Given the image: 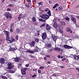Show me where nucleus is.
<instances>
[{
	"instance_id": "18",
	"label": "nucleus",
	"mask_w": 79,
	"mask_h": 79,
	"mask_svg": "<svg viewBox=\"0 0 79 79\" xmlns=\"http://www.w3.org/2000/svg\"><path fill=\"white\" fill-rule=\"evenodd\" d=\"M22 16H23V14H19V16L18 17V19L19 20V21L21 20V18H22Z\"/></svg>"
},
{
	"instance_id": "29",
	"label": "nucleus",
	"mask_w": 79,
	"mask_h": 79,
	"mask_svg": "<svg viewBox=\"0 0 79 79\" xmlns=\"http://www.w3.org/2000/svg\"><path fill=\"white\" fill-rule=\"evenodd\" d=\"M46 24V23H44L43 24H42L40 26V27H44V26H45Z\"/></svg>"
},
{
	"instance_id": "42",
	"label": "nucleus",
	"mask_w": 79,
	"mask_h": 79,
	"mask_svg": "<svg viewBox=\"0 0 79 79\" xmlns=\"http://www.w3.org/2000/svg\"><path fill=\"white\" fill-rule=\"evenodd\" d=\"M39 19L40 21H44V20L42 19Z\"/></svg>"
},
{
	"instance_id": "27",
	"label": "nucleus",
	"mask_w": 79,
	"mask_h": 79,
	"mask_svg": "<svg viewBox=\"0 0 79 79\" xmlns=\"http://www.w3.org/2000/svg\"><path fill=\"white\" fill-rule=\"evenodd\" d=\"M9 40V41L10 42V43H12V42H13L12 40H10V37L9 38V40Z\"/></svg>"
},
{
	"instance_id": "7",
	"label": "nucleus",
	"mask_w": 79,
	"mask_h": 79,
	"mask_svg": "<svg viewBox=\"0 0 79 79\" xmlns=\"http://www.w3.org/2000/svg\"><path fill=\"white\" fill-rule=\"evenodd\" d=\"M4 32H5V33H6V36L7 37L6 39L8 41V40H9V38L10 37H9V34H10V32H9V31H8L6 30H4Z\"/></svg>"
},
{
	"instance_id": "13",
	"label": "nucleus",
	"mask_w": 79,
	"mask_h": 79,
	"mask_svg": "<svg viewBox=\"0 0 79 79\" xmlns=\"http://www.w3.org/2000/svg\"><path fill=\"white\" fill-rule=\"evenodd\" d=\"M71 18L72 21H73L74 23H76V18H74L73 16H71Z\"/></svg>"
},
{
	"instance_id": "21",
	"label": "nucleus",
	"mask_w": 79,
	"mask_h": 79,
	"mask_svg": "<svg viewBox=\"0 0 79 79\" xmlns=\"http://www.w3.org/2000/svg\"><path fill=\"white\" fill-rule=\"evenodd\" d=\"M57 39H58V38L56 36H54L53 38V40L55 42H56V41L57 40Z\"/></svg>"
},
{
	"instance_id": "63",
	"label": "nucleus",
	"mask_w": 79,
	"mask_h": 79,
	"mask_svg": "<svg viewBox=\"0 0 79 79\" xmlns=\"http://www.w3.org/2000/svg\"><path fill=\"white\" fill-rule=\"evenodd\" d=\"M60 68H64V66H60Z\"/></svg>"
},
{
	"instance_id": "45",
	"label": "nucleus",
	"mask_w": 79,
	"mask_h": 79,
	"mask_svg": "<svg viewBox=\"0 0 79 79\" xmlns=\"http://www.w3.org/2000/svg\"><path fill=\"white\" fill-rule=\"evenodd\" d=\"M18 38H19V37H18V36H17L15 37V39H16V40H18Z\"/></svg>"
},
{
	"instance_id": "49",
	"label": "nucleus",
	"mask_w": 79,
	"mask_h": 79,
	"mask_svg": "<svg viewBox=\"0 0 79 79\" xmlns=\"http://www.w3.org/2000/svg\"><path fill=\"white\" fill-rule=\"evenodd\" d=\"M46 26V27H49V26H49V25L48 24H47Z\"/></svg>"
},
{
	"instance_id": "43",
	"label": "nucleus",
	"mask_w": 79,
	"mask_h": 79,
	"mask_svg": "<svg viewBox=\"0 0 79 79\" xmlns=\"http://www.w3.org/2000/svg\"><path fill=\"white\" fill-rule=\"evenodd\" d=\"M44 67H40V69H44Z\"/></svg>"
},
{
	"instance_id": "36",
	"label": "nucleus",
	"mask_w": 79,
	"mask_h": 79,
	"mask_svg": "<svg viewBox=\"0 0 79 79\" xmlns=\"http://www.w3.org/2000/svg\"><path fill=\"white\" fill-rule=\"evenodd\" d=\"M14 24H15L14 23H11L10 24V27L12 28L13 27V26Z\"/></svg>"
},
{
	"instance_id": "14",
	"label": "nucleus",
	"mask_w": 79,
	"mask_h": 79,
	"mask_svg": "<svg viewBox=\"0 0 79 79\" xmlns=\"http://www.w3.org/2000/svg\"><path fill=\"white\" fill-rule=\"evenodd\" d=\"M21 72L22 73V74H23V75H25L26 74V70H25V69H22L21 70Z\"/></svg>"
},
{
	"instance_id": "9",
	"label": "nucleus",
	"mask_w": 79,
	"mask_h": 79,
	"mask_svg": "<svg viewBox=\"0 0 79 79\" xmlns=\"http://www.w3.org/2000/svg\"><path fill=\"white\" fill-rule=\"evenodd\" d=\"M4 16L8 19L9 18V16H10V14L8 12H6L4 14Z\"/></svg>"
},
{
	"instance_id": "38",
	"label": "nucleus",
	"mask_w": 79,
	"mask_h": 79,
	"mask_svg": "<svg viewBox=\"0 0 79 79\" xmlns=\"http://www.w3.org/2000/svg\"><path fill=\"white\" fill-rule=\"evenodd\" d=\"M58 8L59 10H63V8L61 7H59Z\"/></svg>"
},
{
	"instance_id": "54",
	"label": "nucleus",
	"mask_w": 79,
	"mask_h": 79,
	"mask_svg": "<svg viewBox=\"0 0 79 79\" xmlns=\"http://www.w3.org/2000/svg\"><path fill=\"white\" fill-rule=\"evenodd\" d=\"M44 60H47V57H44Z\"/></svg>"
},
{
	"instance_id": "11",
	"label": "nucleus",
	"mask_w": 79,
	"mask_h": 79,
	"mask_svg": "<svg viewBox=\"0 0 79 79\" xmlns=\"http://www.w3.org/2000/svg\"><path fill=\"white\" fill-rule=\"evenodd\" d=\"M21 58L19 57H16L15 59L14 60L15 62H18V63H19L20 61V60Z\"/></svg>"
},
{
	"instance_id": "61",
	"label": "nucleus",
	"mask_w": 79,
	"mask_h": 79,
	"mask_svg": "<svg viewBox=\"0 0 79 79\" xmlns=\"http://www.w3.org/2000/svg\"><path fill=\"white\" fill-rule=\"evenodd\" d=\"M47 63L48 64H50V63H51V62H50V61H48L47 62Z\"/></svg>"
},
{
	"instance_id": "2",
	"label": "nucleus",
	"mask_w": 79,
	"mask_h": 79,
	"mask_svg": "<svg viewBox=\"0 0 79 79\" xmlns=\"http://www.w3.org/2000/svg\"><path fill=\"white\" fill-rule=\"evenodd\" d=\"M56 21H57V19H54L53 20L54 24L53 25V26L54 28H55L58 27V24H57Z\"/></svg>"
},
{
	"instance_id": "30",
	"label": "nucleus",
	"mask_w": 79,
	"mask_h": 79,
	"mask_svg": "<svg viewBox=\"0 0 79 79\" xmlns=\"http://www.w3.org/2000/svg\"><path fill=\"white\" fill-rule=\"evenodd\" d=\"M29 57H30V58H34V56L31 55H29Z\"/></svg>"
},
{
	"instance_id": "33",
	"label": "nucleus",
	"mask_w": 79,
	"mask_h": 79,
	"mask_svg": "<svg viewBox=\"0 0 79 79\" xmlns=\"http://www.w3.org/2000/svg\"><path fill=\"white\" fill-rule=\"evenodd\" d=\"M2 78H3V79H7V77H6L4 76H2L1 77Z\"/></svg>"
},
{
	"instance_id": "55",
	"label": "nucleus",
	"mask_w": 79,
	"mask_h": 79,
	"mask_svg": "<svg viewBox=\"0 0 79 79\" xmlns=\"http://www.w3.org/2000/svg\"><path fill=\"white\" fill-rule=\"evenodd\" d=\"M60 57H61V56L60 55H59L58 56V58H60Z\"/></svg>"
},
{
	"instance_id": "1",
	"label": "nucleus",
	"mask_w": 79,
	"mask_h": 79,
	"mask_svg": "<svg viewBox=\"0 0 79 79\" xmlns=\"http://www.w3.org/2000/svg\"><path fill=\"white\" fill-rule=\"evenodd\" d=\"M40 17L42 19H45L46 20H47L49 18V16L45 14H43L40 15Z\"/></svg>"
},
{
	"instance_id": "64",
	"label": "nucleus",
	"mask_w": 79,
	"mask_h": 79,
	"mask_svg": "<svg viewBox=\"0 0 79 79\" xmlns=\"http://www.w3.org/2000/svg\"><path fill=\"white\" fill-rule=\"evenodd\" d=\"M48 32L49 34H52V32L50 31H49Z\"/></svg>"
},
{
	"instance_id": "16",
	"label": "nucleus",
	"mask_w": 79,
	"mask_h": 79,
	"mask_svg": "<svg viewBox=\"0 0 79 79\" xmlns=\"http://www.w3.org/2000/svg\"><path fill=\"white\" fill-rule=\"evenodd\" d=\"M60 23L61 25H62L63 26H66V23L64 22L61 21L60 22Z\"/></svg>"
},
{
	"instance_id": "20",
	"label": "nucleus",
	"mask_w": 79,
	"mask_h": 79,
	"mask_svg": "<svg viewBox=\"0 0 79 79\" xmlns=\"http://www.w3.org/2000/svg\"><path fill=\"white\" fill-rule=\"evenodd\" d=\"M25 6H26V7H27V9H29L30 8L29 6H30V3H26L25 4Z\"/></svg>"
},
{
	"instance_id": "28",
	"label": "nucleus",
	"mask_w": 79,
	"mask_h": 79,
	"mask_svg": "<svg viewBox=\"0 0 79 79\" xmlns=\"http://www.w3.org/2000/svg\"><path fill=\"white\" fill-rule=\"evenodd\" d=\"M9 50L10 51H14V48H10Z\"/></svg>"
},
{
	"instance_id": "5",
	"label": "nucleus",
	"mask_w": 79,
	"mask_h": 79,
	"mask_svg": "<svg viewBox=\"0 0 79 79\" xmlns=\"http://www.w3.org/2000/svg\"><path fill=\"white\" fill-rule=\"evenodd\" d=\"M63 47L65 49H68V50H69V49H71V48H73V47L67 45H63Z\"/></svg>"
},
{
	"instance_id": "19",
	"label": "nucleus",
	"mask_w": 79,
	"mask_h": 79,
	"mask_svg": "<svg viewBox=\"0 0 79 79\" xmlns=\"http://www.w3.org/2000/svg\"><path fill=\"white\" fill-rule=\"evenodd\" d=\"M26 52L30 53H34L35 51L32 50H28L26 51Z\"/></svg>"
},
{
	"instance_id": "25",
	"label": "nucleus",
	"mask_w": 79,
	"mask_h": 79,
	"mask_svg": "<svg viewBox=\"0 0 79 79\" xmlns=\"http://www.w3.org/2000/svg\"><path fill=\"white\" fill-rule=\"evenodd\" d=\"M46 29L47 31H49V30H50V26H49V27H46Z\"/></svg>"
},
{
	"instance_id": "58",
	"label": "nucleus",
	"mask_w": 79,
	"mask_h": 79,
	"mask_svg": "<svg viewBox=\"0 0 79 79\" xmlns=\"http://www.w3.org/2000/svg\"><path fill=\"white\" fill-rule=\"evenodd\" d=\"M17 50V49H16V48H14V51H15V50Z\"/></svg>"
},
{
	"instance_id": "52",
	"label": "nucleus",
	"mask_w": 79,
	"mask_h": 79,
	"mask_svg": "<svg viewBox=\"0 0 79 79\" xmlns=\"http://www.w3.org/2000/svg\"><path fill=\"white\" fill-rule=\"evenodd\" d=\"M53 77H56V75L55 74H53Z\"/></svg>"
},
{
	"instance_id": "59",
	"label": "nucleus",
	"mask_w": 79,
	"mask_h": 79,
	"mask_svg": "<svg viewBox=\"0 0 79 79\" xmlns=\"http://www.w3.org/2000/svg\"><path fill=\"white\" fill-rule=\"evenodd\" d=\"M77 57L78 58V59H77V60H79V56H77Z\"/></svg>"
},
{
	"instance_id": "35",
	"label": "nucleus",
	"mask_w": 79,
	"mask_h": 79,
	"mask_svg": "<svg viewBox=\"0 0 79 79\" xmlns=\"http://www.w3.org/2000/svg\"><path fill=\"white\" fill-rule=\"evenodd\" d=\"M65 19L66 20V21H69V18L68 17H66L65 18Z\"/></svg>"
},
{
	"instance_id": "39",
	"label": "nucleus",
	"mask_w": 79,
	"mask_h": 79,
	"mask_svg": "<svg viewBox=\"0 0 79 79\" xmlns=\"http://www.w3.org/2000/svg\"><path fill=\"white\" fill-rule=\"evenodd\" d=\"M59 32H60V33H61V34H62L63 33V31L62 30H59Z\"/></svg>"
},
{
	"instance_id": "51",
	"label": "nucleus",
	"mask_w": 79,
	"mask_h": 79,
	"mask_svg": "<svg viewBox=\"0 0 79 79\" xmlns=\"http://www.w3.org/2000/svg\"><path fill=\"white\" fill-rule=\"evenodd\" d=\"M9 18H10V19H11V18H12V16H11V15H10L9 16Z\"/></svg>"
},
{
	"instance_id": "47",
	"label": "nucleus",
	"mask_w": 79,
	"mask_h": 79,
	"mask_svg": "<svg viewBox=\"0 0 79 79\" xmlns=\"http://www.w3.org/2000/svg\"><path fill=\"white\" fill-rule=\"evenodd\" d=\"M29 65L28 64H26L25 65L26 67H29Z\"/></svg>"
},
{
	"instance_id": "22",
	"label": "nucleus",
	"mask_w": 79,
	"mask_h": 79,
	"mask_svg": "<svg viewBox=\"0 0 79 79\" xmlns=\"http://www.w3.org/2000/svg\"><path fill=\"white\" fill-rule=\"evenodd\" d=\"M35 42L37 43H38L39 42V39L38 37H37L35 39Z\"/></svg>"
},
{
	"instance_id": "10",
	"label": "nucleus",
	"mask_w": 79,
	"mask_h": 79,
	"mask_svg": "<svg viewBox=\"0 0 79 79\" xmlns=\"http://www.w3.org/2000/svg\"><path fill=\"white\" fill-rule=\"evenodd\" d=\"M35 41H33L30 44V45L31 47H33V46L35 45Z\"/></svg>"
},
{
	"instance_id": "17",
	"label": "nucleus",
	"mask_w": 79,
	"mask_h": 79,
	"mask_svg": "<svg viewBox=\"0 0 79 79\" xmlns=\"http://www.w3.org/2000/svg\"><path fill=\"white\" fill-rule=\"evenodd\" d=\"M40 50V48H38L37 46H36V49L35 50V52H39Z\"/></svg>"
},
{
	"instance_id": "8",
	"label": "nucleus",
	"mask_w": 79,
	"mask_h": 79,
	"mask_svg": "<svg viewBox=\"0 0 79 79\" xmlns=\"http://www.w3.org/2000/svg\"><path fill=\"white\" fill-rule=\"evenodd\" d=\"M5 61V60H4L3 58H1L0 59V63L1 64H4V63ZM2 65H1L2 66Z\"/></svg>"
},
{
	"instance_id": "57",
	"label": "nucleus",
	"mask_w": 79,
	"mask_h": 79,
	"mask_svg": "<svg viewBox=\"0 0 79 79\" xmlns=\"http://www.w3.org/2000/svg\"><path fill=\"white\" fill-rule=\"evenodd\" d=\"M18 68L19 69V68H21V66H20V65H19L18 66Z\"/></svg>"
},
{
	"instance_id": "31",
	"label": "nucleus",
	"mask_w": 79,
	"mask_h": 79,
	"mask_svg": "<svg viewBox=\"0 0 79 79\" xmlns=\"http://www.w3.org/2000/svg\"><path fill=\"white\" fill-rule=\"evenodd\" d=\"M10 32L11 33L13 32V28L10 27Z\"/></svg>"
},
{
	"instance_id": "53",
	"label": "nucleus",
	"mask_w": 79,
	"mask_h": 79,
	"mask_svg": "<svg viewBox=\"0 0 79 79\" xmlns=\"http://www.w3.org/2000/svg\"><path fill=\"white\" fill-rule=\"evenodd\" d=\"M27 2H31V0H27Z\"/></svg>"
},
{
	"instance_id": "44",
	"label": "nucleus",
	"mask_w": 79,
	"mask_h": 79,
	"mask_svg": "<svg viewBox=\"0 0 79 79\" xmlns=\"http://www.w3.org/2000/svg\"><path fill=\"white\" fill-rule=\"evenodd\" d=\"M7 11H11V9H10V8H8L7 9Z\"/></svg>"
},
{
	"instance_id": "50",
	"label": "nucleus",
	"mask_w": 79,
	"mask_h": 79,
	"mask_svg": "<svg viewBox=\"0 0 79 79\" xmlns=\"http://www.w3.org/2000/svg\"><path fill=\"white\" fill-rule=\"evenodd\" d=\"M66 60V58H64L62 59V61H64V60Z\"/></svg>"
},
{
	"instance_id": "26",
	"label": "nucleus",
	"mask_w": 79,
	"mask_h": 79,
	"mask_svg": "<svg viewBox=\"0 0 79 79\" xmlns=\"http://www.w3.org/2000/svg\"><path fill=\"white\" fill-rule=\"evenodd\" d=\"M32 20L33 22H35V21H36V19H35V17H33L32 18Z\"/></svg>"
},
{
	"instance_id": "6",
	"label": "nucleus",
	"mask_w": 79,
	"mask_h": 79,
	"mask_svg": "<svg viewBox=\"0 0 79 79\" xmlns=\"http://www.w3.org/2000/svg\"><path fill=\"white\" fill-rule=\"evenodd\" d=\"M47 33L45 32L43 33L42 34V39L43 40H45L47 39Z\"/></svg>"
},
{
	"instance_id": "62",
	"label": "nucleus",
	"mask_w": 79,
	"mask_h": 79,
	"mask_svg": "<svg viewBox=\"0 0 79 79\" xmlns=\"http://www.w3.org/2000/svg\"><path fill=\"white\" fill-rule=\"evenodd\" d=\"M12 40L13 42H14V41H15V39H13Z\"/></svg>"
},
{
	"instance_id": "24",
	"label": "nucleus",
	"mask_w": 79,
	"mask_h": 79,
	"mask_svg": "<svg viewBox=\"0 0 79 79\" xmlns=\"http://www.w3.org/2000/svg\"><path fill=\"white\" fill-rule=\"evenodd\" d=\"M16 32L17 33H19V28H17L16 30Z\"/></svg>"
},
{
	"instance_id": "23",
	"label": "nucleus",
	"mask_w": 79,
	"mask_h": 79,
	"mask_svg": "<svg viewBox=\"0 0 79 79\" xmlns=\"http://www.w3.org/2000/svg\"><path fill=\"white\" fill-rule=\"evenodd\" d=\"M48 14L49 15V16H51V12H50V10H49L48 11V12H47Z\"/></svg>"
},
{
	"instance_id": "41",
	"label": "nucleus",
	"mask_w": 79,
	"mask_h": 79,
	"mask_svg": "<svg viewBox=\"0 0 79 79\" xmlns=\"http://www.w3.org/2000/svg\"><path fill=\"white\" fill-rule=\"evenodd\" d=\"M49 10V9L47 8L45 10V11H48Z\"/></svg>"
},
{
	"instance_id": "46",
	"label": "nucleus",
	"mask_w": 79,
	"mask_h": 79,
	"mask_svg": "<svg viewBox=\"0 0 79 79\" xmlns=\"http://www.w3.org/2000/svg\"><path fill=\"white\" fill-rule=\"evenodd\" d=\"M38 73H39V74H40V73H41V71H40V70H38Z\"/></svg>"
},
{
	"instance_id": "40",
	"label": "nucleus",
	"mask_w": 79,
	"mask_h": 79,
	"mask_svg": "<svg viewBox=\"0 0 79 79\" xmlns=\"http://www.w3.org/2000/svg\"><path fill=\"white\" fill-rule=\"evenodd\" d=\"M10 73H15V71L10 70Z\"/></svg>"
},
{
	"instance_id": "48",
	"label": "nucleus",
	"mask_w": 79,
	"mask_h": 79,
	"mask_svg": "<svg viewBox=\"0 0 79 79\" xmlns=\"http://www.w3.org/2000/svg\"><path fill=\"white\" fill-rule=\"evenodd\" d=\"M37 75H34L32 76V77H36Z\"/></svg>"
},
{
	"instance_id": "15",
	"label": "nucleus",
	"mask_w": 79,
	"mask_h": 79,
	"mask_svg": "<svg viewBox=\"0 0 79 79\" xmlns=\"http://www.w3.org/2000/svg\"><path fill=\"white\" fill-rule=\"evenodd\" d=\"M54 50L58 52H60L61 51V49L59 48H56L54 49Z\"/></svg>"
},
{
	"instance_id": "60",
	"label": "nucleus",
	"mask_w": 79,
	"mask_h": 79,
	"mask_svg": "<svg viewBox=\"0 0 79 79\" xmlns=\"http://www.w3.org/2000/svg\"><path fill=\"white\" fill-rule=\"evenodd\" d=\"M56 6H53V8L54 9V8H56Z\"/></svg>"
},
{
	"instance_id": "37",
	"label": "nucleus",
	"mask_w": 79,
	"mask_h": 79,
	"mask_svg": "<svg viewBox=\"0 0 79 79\" xmlns=\"http://www.w3.org/2000/svg\"><path fill=\"white\" fill-rule=\"evenodd\" d=\"M38 4L39 6L41 5L42 6V5H43V3L42 2H40L38 3Z\"/></svg>"
},
{
	"instance_id": "12",
	"label": "nucleus",
	"mask_w": 79,
	"mask_h": 79,
	"mask_svg": "<svg viewBox=\"0 0 79 79\" xmlns=\"http://www.w3.org/2000/svg\"><path fill=\"white\" fill-rule=\"evenodd\" d=\"M66 31L67 32H70V33H73V31L71 30V28L69 27H67L66 28Z\"/></svg>"
},
{
	"instance_id": "34",
	"label": "nucleus",
	"mask_w": 79,
	"mask_h": 79,
	"mask_svg": "<svg viewBox=\"0 0 79 79\" xmlns=\"http://www.w3.org/2000/svg\"><path fill=\"white\" fill-rule=\"evenodd\" d=\"M8 6L9 7H13V4H10L8 5Z\"/></svg>"
},
{
	"instance_id": "32",
	"label": "nucleus",
	"mask_w": 79,
	"mask_h": 79,
	"mask_svg": "<svg viewBox=\"0 0 79 79\" xmlns=\"http://www.w3.org/2000/svg\"><path fill=\"white\" fill-rule=\"evenodd\" d=\"M73 56V58L74 60H76V57H77V56H76V55H74Z\"/></svg>"
},
{
	"instance_id": "56",
	"label": "nucleus",
	"mask_w": 79,
	"mask_h": 79,
	"mask_svg": "<svg viewBox=\"0 0 79 79\" xmlns=\"http://www.w3.org/2000/svg\"><path fill=\"white\" fill-rule=\"evenodd\" d=\"M23 69H25V70L26 71V70H27V68H23Z\"/></svg>"
},
{
	"instance_id": "4",
	"label": "nucleus",
	"mask_w": 79,
	"mask_h": 79,
	"mask_svg": "<svg viewBox=\"0 0 79 79\" xmlns=\"http://www.w3.org/2000/svg\"><path fill=\"white\" fill-rule=\"evenodd\" d=\"M45 47L46 48H48L49 50H50V51H52V49L51 48V47H52V44H47L45 46Z\"/></svg>"
},
{
	"instance_id": "3",
	"label": "nucleus",
	"mask_w": 79,
	"mask_h": 79,
	"mask_svg": "<svg viewBox=\"0 0 79 79\" xmlns=\"http://www.w3.org/2000/svg\"><path fill=\"white\" fill-rule=\"evenodd\" d=\"M7 66L8 67L7 68V69H11L14 68V65L12 66V64L11 63H9L7 64Z\"/></svg>"
}]
</instances>
